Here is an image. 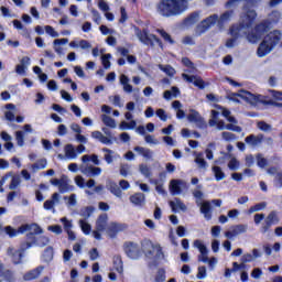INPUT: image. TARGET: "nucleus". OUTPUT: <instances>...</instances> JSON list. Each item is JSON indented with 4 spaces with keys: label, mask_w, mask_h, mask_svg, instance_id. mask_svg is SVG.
Wrapping results in <instances>:
<instances>
[{
    "label": "nucleus",
    "mask_w": 282,
    "mask_h": 282,
    "mask_svg": "<svg viewBox=\"0 0 282 282\" xmlns=\"http://www.w3.org/2000/svg\"><path fill=\"white\" fill-rule=\"evenodd\" d=\"M188 0H160L156 3V12L163 19L182 17L188 10Z\"/></svg>",
    "instance_id": "nucleus-1"
},
{
    "label": "nucleus",
    "mask_w": 282,
    "mask_h": 282,
    "mask_svg": "<svg viewBox=\"0 0 282 282\" xmlns=\"http://www.w3.org/2000/svg\"><path fill=\"white\" fill-rule=\"evenodd\" d=\"M232 14H235V11L229 10V11H225L220 15V18L217 14L209 15L196 26L197 34H204V32H206L207 30H210V28H213L215 23H218L219 28H224V24L228 23V21L232 19Z\"/></svg>",
    "instance_id": "nucleus-2"
},
{
    "label": "nucleus",
    "mask_w": 282,
    "mask_h": 282,
    "mask_svg": "<svg viewBox=\"0 0 282 282\" xmlns=\"http://www.w3.org/2000/svg\"><path fill=\"white\" fill-rule=\"evenodd\" d=\"M281 39H282L281 31L274 30L269 32L264 36L260 45L258 46L257 55L259 56V58H263V56H268V54H270V52L273 51L274 47L279 45V43H281Z\"/></svg>",
    "instance_id": "nucleus-3"
},
{
    "label": "nucleus",
    "mask_w": 282,
    "mask_h": 282,
    "mask_svg": "<svg viewBox=\"0 0 282 282\" xmlns=\"http://www.w3.org/2000/svg\"><path fill=\"white\" fill-rule=\"evenodd\" d=\"M271 28L272 22L270 20H262L247 34V41L249 43H259L270 32Z\"/></svg>",
    "instance_id": "nucleus-4"
},
{
    "label": "nucleus",
    "mask_w": 282,
    "mask_h": 282,
    "mask_svg": "<svg viewBox=\"0 0 282 282\" xmlns=\"http://www.w3.org/2000/svg\"><path fill=\"white\" fill-rule=\"evenodd\" d=\"M135 34L140 43L143 45H147L148 47H155V44H158L161 50H164V43L162 40L155 34H149V29L140 30V28H137Z\"/></svg>",
    "instance_id": "nucleus-5"
},
{
    "label": "nucleus",
    "mask_w": 282,
    "mask_h": 282,
    "mask_svg": "<svg viewBox=\"0 0 282 282\" xmlns=\"http://www.w3.org/2000/svg\"><path fill=\"white\" fill-rule=\"evenodd\" d=\"M280 221H281V218H279V212L276 210L270 212L260 227V232L262 235H265V232H270V228H272L273 226H276Z\"/></svg>",
    "instance_id": "nucleus-6"
},
{
    "label": "nucleus",
    "mask_w": 282,
    "mask_h": 282,
    "mask_svg": "<svg viewBox=\"0 0 282 282\" xmlns=\"http://www.w3.org/2000/svg\"><path fill=\"white\" fill-rule=\"evenodd\" d=\"M123 251L129 259H140L142 257V249L140 245L133 241H126L123 243Z\"/></svg>",
    "instance_id": "nucleus-7"
},
{
    "label": "nucleus",
    "mask_w": 282,
    "mask_h": 282,
    "mask_svg": "<svg viewBox=\"0 0 282 282\" xmlns=\"http://www.w3.org/2000/svg\"><path fill=\"white\" fill-rule=\"evenodd\" d=\"M26 248H24L23 245H21L20 249H14L12 247H9L7 250V254L11 257L12 263L14 265H19L23 261V256L25 254Z\"/></svg>",
    "instance_id": "nucleus-8"
},
{
    "label": "nucleus",
    "mask_w": 282,
    "mask_h": 282,
    "mask_svg": "<svg viewBox=\"0 0 282 282\" xmlns=\"http://www.w3.org/2000/svg\"><path fill=\"white\" fill-rule=\"evenodd\" d=\"M30 226H31V228L32 227L34 228L33 232L26 234L28 242H24L21 245L26 250H30V248H32L34 245H36V236L35 235H41L43 232V229L41 228V226H39V224H32Z\"/></svg>",
    "instance_id": "nucleus-9"
},
{
    "label": "nucleus",
    "mask_w": 282,
    "mask_h": 282,
    "mask_svg": "<svg viewBox=\"0 0 282 282\" xmlns=\"http://www.w3.org/2000/svg\"><path fill=\"white\" fill-rule=\"evenodd\" d=\"M51 184L53 186H58L59 193H69L74 191V185H69V180L65 175H62L61 178H52Z\"/></svg>",
    "instance_id": "nucleus-10"
},
{
    "label": "nucleus",
    "mask_w": 282,
    "mask_h": 282,
    "mask_svg": "<svg viewBox=\"0 0 282 282\" xmlns=\"http://www.w3.org/2000/svg\"><path fill=\"white\" fill-rule=\"evenodd\" d=\"M123 230H127V225L120 223H110L106 229V232L110 239H116V237H118V232H123Z\"/></svg>",
    "instance_id": "nucleus-11"
},
{
    "label": "nucleus",
    "mask_w": 282,
    "mask_h": 282,
    "mask_svg": "<svg viewBox=\"0 0 282 282\" xmlns=\"http://www.w3.org/2000/svg\"><path fill=\"white\" fill-rule=\"evenodd\" d=\"M182 78L183 80H186V83H193L194 87H197L198 89H206V86L208 85V83L202 79V77H197L195 75L183 73Z\"/></svg>",
    "instance_id": "nucleus-12"
},
{
    "label": "nucleus",
    "mask_w": 282,
    "mask_h": 282,
    "mask_svg": "<svg viewBox=\"0 0 282 282\" xmlns=\"http://www.w3.org/2000/svg\"><path fill=\"white\" fill-rule=\"evenodd\" d=\"M28 230H32V226L29 224L21 225L18 229H14L12 226H7L4 228V232L12 239L18 235H23V232H28Z\"/></svg>",
    "instance_id": "nucleus-13"
},
{
    "label": "nucleus",
    "mask_w": 282,
    "mask_h": 282,
    "mask_svg": "<svg viewBox=\"0 0 282 282\" xmlns=\"http://www.w3.org/2000/svg\"><path fill=\"white\" fill-rule=\"evenodd\" d=\"M252 96H254L252 93L240 89L239 93H229L227 95V100H231V102H239V98L248 100V98H252Z\"/></svg>",
    "instance_id": "nucleus-14"
},
{
    "label": "nucleus",
    "mask_w": 282,
    "mask_h": 282,
    "mask_svg": "<svg viewBox=\"0 0 282 282\" xmlns=\"http://www.w3.org/2000/svg\"><path fill=\"white\" fill-rule=\"evenodd\" d=\"M188 122H194L197 124V127H204L206 122L204 121V118H202V115H199V111L195 109H191L189 113L187 115Z\"/></svg>",
    "instance_id": "nucleus-15"
},
{
    "label": "nucleus",
    "mask_w": 282,
    "mask_h": 282,
    "mask_svg": "<svg viewBox=\"0 0 282 282\" xmlns=\"http://www.w3.org/2000/svg\"><path fill=\"white\" fill-rule=\"evenodd\" d=\"M130 203L133 204V206H138L139 208H142L147 202V196L142 193H134L129 197Z\"/></svg>",
    "instance_id": "nucleus-16"
},
{
    "label": "nucleus",
    "mask_w": 282,
    "mask_h": 282,
    "mask_svg": "<svg viewBox=\"0 0 282 282\" xmlns=\"http://www.w3.org/2000/svg\"><path fill=\"white\" fill-rule=\"evenodd\" d=\"M0 279L7 282H14V272L10 269H6L3 263H0Z\"/></svg>",
    "instance_id": "nucleus-17"
},
{
    "label": "nucleus",
    "mask_w": 282,
    "mask_h": 282,
    "mask_svg": "<svg viewBox=\"0 0 282 282\" xmlns=\"http://www.w3.org/2000/svg\"><path fill=\"white\" fill-rule=\"evenodd\" d=\"M246 232V226L245 225H236L234 227H231V230L226 231L225 236L228 239H232V237H237V235H241Z\"/></svg>",
    "instance_id": "nucleus-18"
},
{
    "label": "nucleus",
    "mask_w": 282,
    "mask_h": 282,
    "mask_svg": "<svg viewBox=\"0 0 282 282\" xmlns=\"http://www.w3.org/2000/svg\"><path fill=\"white\" fill-rule=\"evenodd\" d=\"M107 221H109V216L107 214H101L96 220V230L105 231L107 230Z\"/></svg>",
    "instance_id": "nucleus-19"
},
{
    "label": "nucleus",
    "mask_w": 282,
    "mask_h": 282,
    "mask_svg": "<svg viewBox=\"0 0 282 282\" xmlns=\"http://www.w3.org/2000/svg\"><path fill=\"white\" fill-rule=\"evenodd\" d=\"M82 173L87 177H96L102 173V169L96 167L94 165L86 166L82 170Z\"/></svg>",
    "instance_id": "nucleus-20"
},
{
    "label": "nucleus",
    "mask_w": 282,
    "mask_h": 282,
    "mask_svg": "<svg viewBox=\"0 0 282 282\" xmlns=\"http://www.w3.org/2000/svg\"><path fill=\"white\" fill-rule=\"evenodd\" d=\"M213 206L210 205L209 202H204L200 205V213L202 215H204L205 219L207 221H210V219H213Z\"/></svg>",
    "instance_id": "nucleus-21"
},
{
    "label": "nucleus",
    "mask_w": 282,
    "mask_h": 282,
    "mask_svg": "<svg viewBox=\"0 0 282 282\" xmlns=\"http://www.w3.org/2000/svg\"><path fill=\"white\" fill-rule=\"evenodd\" d=\"M246 144H250V147H259L263 142V134H250L245 139Z\"/></svg>",
    "instance_id": "nucleus-22"
},
{
    "label": "nucleus",
    "mask_w": 282,
    "mask_h": 282,
    "mask_svg": "<svg viewBox=\"0 0 282 282\" xmlns=\"http://www.w3.org/2000/svg\"><path fill=\"white\" fill-rule=\"evenodd\" d=\"M41 272H43V267H36L35 269L26 272L23 275L24 281H34V279H39L41 276Z\"/></svg>",
    "instance_id": "nucleus-23"
},
{
    "label": "nucleus",
    "mask_w": 282,
    "mask_h": 282,
    "mask_svg": "<svg viewBox=\"0 0 282 282\" xmlns=\"http://www.w3.org/2000/svg\"><path fill=\"white\" fill-rule=\"evenodd\" d=\"M59 199H61V194L54 193L52 195L51 199H47V200L44 202V205H43L44 210H52V209H54L55 204L58 203Z\"/></svg>",
    "instance_id": "nucleus-24"
},
{
    "label": "nucleus",
    "mask_w": 282,
    "mask_h": 282,
    "mask_svg": "<svg viewBox=\"0 0 282 282\" xmlns=\"http://www.w3.org/2000/svg\"><path fill=\"white\" fill-rule=\"evenodd\" d=\"M107 188L116 197H122V189L120 188V186H118V183L110 181L107 184Z\"/></svg>",
    "instance_id": "nucleus-25"
},
{
    "label": "nucleus",
    "mask_w": 282,
    "mask_h": 282,
    "mask_svg": "<svg viewBox=\"0 0 282 282\" xmlns=\"http://www.w3.org/2000/svg\"><path fill=\"white\" fill-rule=\"evenodd\" d=\"M133 151H135V153H139V155H142V158H145V160H151L153 158V152L148 148H142L138 145L133 149Z\"/></svg>",
    "instance_id": "nucleus-26"
},
{
    "label": "nucleus",
    "mask_w": 282,
    "mask_h": 282,
    "mask_svg": "<svg viewBox=\"0 0 282 282\" xmlns=\"http://www.w3.org/2000/svg\"><path fill=\"white\" fill-rule=\"evenodd\" d=\"M155 33L160 34L161 39H163L165 43H169L170 45H175V40H173L171 34H169L164 29H156Z\"/></svg>",
    "instance_id": "nucleus-27"
},
{
    "label": "nucleus",
    "mask_w": 282,
    "mask_h": 282,
    "mask_svg": "<svg viewBox=\"0 0 282 282\" xmlns=\"http://www.w3.org/2000/svg\"><path fill=\"white\" fill-rule=\"evenodd\" d=\"M112 263H113V269L116 270V272H118L119 274H122V272H124L121 256H113Z\"/></svg>",
    "instance_id": "nucleus-28"
},
{
    "label": "nucleus",
    "mask_w": 282,
    "mask_h": 282,
    "mask_svg": "<svg viewBox=\"0 0 282 282\" xmlns=\"http://www.w3.org/2000/svg\"><path fill=\"white\" fill-rule=\"evenodd\" d=\"M69 47H73V48L80 47L82 50H89L91 48V43H89V41L87 40H80L79 43L76 41H72L69 43Z\"/></svg>",
    "instance_id": "nucleus-29"
},
{
    "label": "nucleus",
    "mask_w": 282,
    "mask_h": 282,
    "mask_svg": "<svg viewBox=\"0 0 282 282\" xmlns=\"http://www.w3.org/2000/svg\"><path fill=\"white\" fill-rule=\"evenodd\" d=\"M182 184V181L180 180H172L170 183V191L172 195H180L182 193V187L180 186Z\"/></svg>",
    "instance_id": "nucleus-30"
},
{
    "label": "nucleus",
    "mask_w": 282,
    "mask_h": 282,
    "mask_svg": "<svg viewBox=\"0 0 282 282\" xmlns=\"http://www.w3.org/2000/svg\"><path fill=\"white\" fill-rule=\"evenodd\" d=\"M47 166V159H40L31 165L32 171H41Z\"/></svg>",
    "instance_id": "nucleus-31"
},
{
    "label": "nucleus",
    "mask_w": 282,
    "mask_h": 282,
    "mask_svg": "<svg viewBox=\"0 0 282 282\" xmlns=\"http://www.w3.org/2000/svg\"><path fill=\"white\" fill-rule=\"evenodd\" d=\"M101 120L106 127H109L110 129H116V119L107 115H101Z\"/></svg>",
    "instance_id": "nucleus-32"
},
{
    "label": "nucleus",
    "mask_w": 282,
    "mask_h": 282,
    "mask_svg": "<svg viewBox=\"0 0 282 282\" xmlns=\"http://www.w3.org/2000/svg\"><path fill=\"white\" fill-rule=\"evenodd\" d=\"M102 153H106L104 155L105 162H107L108 164H112L113 163V150H110L109 148H104Z\"/></svg>",
    "instance_id": "nucleus-33"
},
{
    "label": "nucleus",
    "mask_w": 282,
    "mask_h": 282,
    "mask_svg": "<svg viewBox=\"0 0 282 282\" xmlns=\"http://www.w3.org/2000/svg\"><path fill=\"white\" fill-rule=\"evenodd\" d=\"M139 171L141 173V175H143V177H151V175H153V173L151 172V167H149V165L142 163L139 165Z\"/></svg>",
    "instance_id": "nucleus-34"
},
{
    "label": "nucleus",
    "mask_w": 282,
    "mask_h": 282,
    "mask_svg": "<svg viewBox=\"0 0 282 282\" xmlns=\"http://www.w3.org/2000/svg\"><path fill=\"white\" fill-rule=\"evenodd\" d=\"M135 124H137L135 120H131L130 122L121 121L119 124V129H121V131L135 129Z\"/></svg>",
    "instance_id": "nucleus-35"
},
{
    "label": "nucleus",
    "mask_w": 282,
    "mask_h": 282,
    "mask_svg": "<svg viewBox=\"0 0 282 282\" xmlns=\"http://www.w3.org/2000/svg\"><path fill=\"white\" fill-rule=\"evenodd\" d=\"M213 172L215 175V180L217 182H221V180H224L226 177V173H224V171H221V169L219 166H214Z\"/></svg>",
    "instance_id": "nucleus-36"
},
{
    "label": "nucleus",
    "mask_w": 282,
    "mask_h": 282,
    "mask_svg": "<svg viewBox=\"0 0 282 282\" xmlns=\"http://www.w3.org/2000/svg\"><path fill=\"white\" fill-rule=\"evenodd\" d=\"M65 155L66 158H69L70 160H74L76 158V149H74V145L67 144L65 147Z\"/></svg>",
    "instance_id": "nucleus-37"
},
{
    "label": "nucleus",
    "mask_w": 282,
    "mask_h": 282,
    "mask_svg": "<svg viewBox=\"0 0 282 282\" xmlns=\"http://www.w3.org/2000/svg\"><path fill=\"white\" fill-rule=\"evenodd\" d=\"M15 140H17V144L18 147H23L25 144V132L23 131H17L15 132Z\"/></svg>",
    "instance_id": "nucleus-38"
},
{
    "label": "nucleus",
    "mask_w": 282,
    "mask_h": 282,
    "mask_svg": "<svg viewBox=\"0 0 282 282\" xmlns=\"http://www.w3.org/2000/svg\"><path fill=\"white\" fill-rule=\"evenodd\" d=\"M194 246L199 250L200 254H208V248L202 242V240H195Z\"/></svg>",
    "instance_id": "nucleus-39"
},
{
    "label": "nucleus",
    "mask_w": 282,
    "mask_h": 282,
    "mask_svg": "<svg viewBox=\"0 0 282 282\" xmlns=\"http://www.w3.org/2000/svg\"><path fill=\"white\" fill-rule=\"evenodd\" d=\"M267 206L268 203L265 202L258 203L249 208V213H259V210L265 209Z\"/></svg>",
    "instance_id": "nucleus-40"
},
{
    "label": "nucleus",
    "mask_w": 282,
    "mask_h": 282,
    "mask_svg": "<svg viewBox=\"0 0 282 282\" xmlns=\"http://www.w3.org/2000/svg\"><path fill=\"white\" fill-rule=\"evenodd\" d=\"M79 226H80L84 235H89V232H91V225H89V223L80 219L79 220Z\"/></svg>",
    "instance_id": "nucleus-41"
},
{
    "label": "nucleus",
    "mask_w": 282,
    "mask_h": 282,
    "mask_svg": "<svg viewBox=\"0 0 282 282\" xmlns=\"http://www.w3.org/2000/svg\"><path fill=\"white\" fill-rule=\"evenodd\" d=\"M47 243H50V238L45 236H40L35 241V245L39 246V248H45Z\"/></svg>",
    "instance_id": "nucleus-42"
},
{
    "label": "nucleus",
    "mask_w": 282,
    "mask_h": 282,
    "mask_svg": "<svg viewBox=\"0 0 282 282\" xmlns=\"http://www.w3.org/2000/svg\"><path fill=\"white\" fill-rule=\"evenodd\" d=\"M221 138L226 142H232V140H237V134H235L232 132L224 131V132H221Z\"/></svg>",
    "instance_id": "nucleus-43"
},
{
    "label": "nucleus",
    "mask_w": 282,
    "mask_h": 282,
    "mask_svg": "<svg viewBox=\"0 0 282 282\" xmlns=\"http://www.w3.org/2000/svg\"><path fill=\"white\" fill-rule=\"evenodd\" d=\"M109 58H111V54L109 53L101 56V65L105 69H109V67H111V62L109 61Z\"/></svg>",
    "instance_id": "nucleus-44"
},
{
    "label": "nucleus",
    "mask_w": 282,
    "mask_h": 282,
    "mask_svg": "<svg viewBox=\"0 0 282 282\" xmlns=\"http://www.w3.org/2000/svg\"><path fill=\"white\" fill-rule=\"evenodd\" d=\"M43 257L46 261H52V259L54 258V248L53 247H47L44 250Z\"/></svg>",
    "instance_id": "nucleus-45"
},
{
    "label": "nucleus",
    "mask_w": 282,
    "mask_h": 282,
    "mask_svg": "<svg viewBox=\"0 0 282 282\" xmlns=\"http://www.w3.org/2000/svg\"><path fill=\"white\" fill-rule=\"evenodd\" d=\"M94 206H87L84 209H82V217H85L86 219H88V217H91V215H94Z\"/></svg>",
    "instance_id": "nucleus-46"
},
{
    "label": "nucleus",
    "mask_w": 282,
    "mask_h": 282,
    "mask_svg": "<svg viewBox=\"0 0 282 282\" xmlns=\"http://www.w3.org/2000/svg\"><path fill=\"white\" fill-rule=\"evenodd\" d=\"M185 21L193 25V23H197V21H199V14L197 12L191 13Z\"/></svg>",
    "instance_id": "nucleus-47"
},
{
    "label": "nucleus",
    "mask_w": 282,
    "mask_h": 282,
    "mask_svg": "<svg viewBox=\"0 0 282 282\" xmlns=\"http://www.w3.org/2000/svg\"><path fill=\"white\" fill-rule=\"evenodd\" d=\"M165 280H166V271H164V269H159L156 276H155V281L163 282Z\"/></svg>",
    "instance_id": "nucleus-48"
},
{
    "label": "nucleus",
    "mask_w": 282,
    "mask_h": 282,
    "mask_svg": "<svg viewBox=\"0 0 282 282\" xmlns=\"http://www.w3.org/2000/svg\"><path fill=\"white\" fill-rule=\"evenodd\" d=\"M120 19H119V23L123 24L127 23V20L129 19V15L127 14V9L124 7L120 8Z\"/></svg>",
    "instance_id": "nucleus-49"
},
{
    "label": "nucleus",
    "mask_w": 282,
    "mask_h": 282,
    "mask_svg": "<svg viewBox=\"0 0 282 282\" xmlns=\"http://www.w3.org/2000/svg\"><path fill=\"white\" fill-rule=\"evenodd\" d=\"M156 116L162 120V122H166V120H169V115H166V111L162 108L156 110Z\"/></svg>",
    "instance_id": "nucleus-50"
},
{
    "label": "nucleus",
    "mask_w": 282,
    "mask_h": 282,
    "mask_svg": "<svg viewBox=\"0 0 282 282\" xmlns=\"http://www.w3.org/2000/svg\"><path fill=\"white\" fill-rule=\"evenodd\" d=\"M257 162L260 169H265V166H268V159L262 158L261 154H258Z\"/></svg>",
    "instance_id": "nucleus-51"
},
{
    "label": "nucleus",
    "mask_w": 282,
    "mask_h": 282,
    "mask_svg": "<svg viewBox=\"0 0 282 282\" xmlns=\"http://www.w3.org/2000/svg\"><path fill=\"white\" fill-rule=\"evenodd\" d=\"M44 30H45L46 34H48L53 39L58 37V32H56L51 25L44 26Z\"/></svg>",
    "instance_id": "nucleus-52"
},
{
    "label": "nucleus",
    "mask_w": 282,
    "mask_h": 282,
    "mask_svg": "<svg viewBox=\"0 0 282 282\" xmlns=\"http://www.w3.org/2000/svg\"><path fill=\"white\" fill-rule=\"evenodd\" d=\"M274 184H275L276 188H282V171H280L275 174Z\"/></svg>",
    "instance_id": "nucleus-53"
},
{
    "label": "nucleus",
    "mask_w": 282,
    "mask_h": 282,
    "mask_svg": "<svg viewBox=\"0 0 282 282\" xmlns=\"http://www.w3.org/2000/svg\"><path fill=\"white\" fill-rule=\"evenodd\" d=\"M228 169L230 171H237V169H239V161H237L235 158H232L229 162H228Z\"/></svg>",
    "instance_id": "nucleus-54"
},
{
    "label": "nucleus",
    "mask_w": 282,
    "mask_h": 282,
    "mask_svg": "<svg viewBox=\"0 0 282 282\" xmlns=\"http://www.w3.org/2000/svg\"><path fill=\"white\" fill-rule=\"evenodd\" d=\"M19 184H21V178L13 176L11 180V183L9 184L10 191H14V188H17V186H19Z\"/></svg>",
    "instance_id": "nucleus-55"
},
{
    "label": "nucleus",
    "mask_w": 282,
    "mask_h": 282,
    "mask_svg": "<svg viewBox=\"0 0 282 282\" xmlns=\"http://www.w3.org/2000/svg\"><path fill=\"white\" fill-rule=\"evenodd\" d=\"M226 129H227V131H235L236 133H241V131H242L240 126H235L232 123H227Z\"/></svg>",
    "instance_id": "nucleus-56"
},
{
    "label": "nucleus",
    "mask_w": 282,
    "mask_h": 282,
    "mask_svg": "<svg viewBox=\"0 0 282 282\" xmlns=\"http://www.w3.org/2000/svg\"><path fill=\"white\" fill-rule=\"evenodd\" d=\"M48 230L55 235H61L63 232V227H61V225H53L48 226Z\"/></svg>",
    "instance_id": "nucleus-57"
},
{
    "label": "nucleus",
    "mask_w": 282,
    "mask_h": 282,
    "mask_svg": "<svg viewBox=\"0 0 282 282\" xmlns=\"http://www.w3.org/2000/svg\"><path fill=\"white\" fill-rule=\"evenodd\" d=\"M258 129H260V131H270V129H272V126H270L265 121H260L258 122Z\"/></svg>",
    "instance_id": "nucleus-58"
},
{
    "label": "nucleus",
    "mask_w": 282,
    "mask_h": 282,
    "mask_svg": "<svg viewBox=\"0 0 282 282\" xmlns=\"http://www.w3.org/2000/svg\"><path fill=\"white\" fill-rule=\"evenodd\" d=\"M98 257H100V253H98V249L97 248H93L89 251V259H90V261H96V259H98Z\"/></svg>",
    "instance_id": "nucleus-59"
},
{
    "label": "nucleus",
    "mask_w": 282,
    "mask_h": 282,
    "mask_svg": "<svg viewBox=\"0 0 282 282\" xmlns=\"http://www.w3.org/2000/svg\"><path fill=\"white\" fill-rule=\"evenodd\" d=\"M196 164H198L199 169H206V166H208V163L206 162V160H204V158L197 156L195 159Z\"/></svg>",
    "instance_id": "nucleus-60"
},
{
    "label": "nucleus",
    "mask_w": 282,
    "mask_h": 282,
    "mask_svg": "<svg viewBox=\"0 0 282 282\" xmlns=\"http://www.w3.org/2000/svg\"><path fill=\"white\" fill-rule=\"evenodd\" d=\"M119 173L122 175V177H127L129 175V164L121 165Z\"/></svg>",
    "instance_id": "nucleus-61"
},
{
    "label": "nucleus",
    "mask_w": 282,
    "mask_h": 282,
    "mask_svg": "<svg viewBox=\"0 0 282 282\" xmlns=\"http://www.w3.org/2000/svg\"><path fill=\"white\" fill-rule=\"evenodd\" d=\"M197 279H206V267H198Z\"/></svg>",
    "instance_id": "nucleus-62"
},
{
    "label": "nucleus",
    "mask_w": 282,
    "mask_h": 282,
    "mask_svg": "<svg viewBox=\"0 0 282 282\" xmlns=\"http://www.w3.org/2000/svg\"><path fill=\"white\" fill-rule=\"evenodd\" d=\"M162 69L167 76H175V68H173L171 65H166Z\"/></svg>",
    "instance_id": "nucleus-63"
},
{
    "label": "nucleus",
    "mask_w": 282,
    "mask_h": 282,
    "mask_svg": "<svg viewBox=\"0 0 282 282\" xmlns=\"http://www.w3.org/2000/svg\"><path fill=\"white\" fill-rule=\"evenodd\" d=\"M98 8L99 10H101L102 12H109V4L107 2H105L104 0H100L98 2Z\"/></svg>",
    "instance_id": "nucleus-64"
}]
</instances>
